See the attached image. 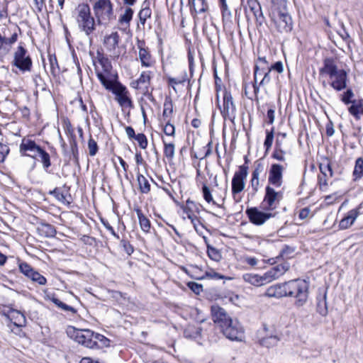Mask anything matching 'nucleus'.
Here are the masks:
<instances>
[{"mask_svg": "<svg viewBox=\"0 0 363 363\" xmlns=\"http://www.w3.org/2000/svg\"><path fill=\"white\" fill-rule=\"evenodd\" d=\"M319 73L320 75L326 74L329 77V84L335 91H340L347 87V73L345 69L338 68L335 58H325Z\"/></svg>", "mask_w": 363, "mask_h": 363, "instance_id": "f257e3e1", "label": "nucleus"}, {"mask_svg": "<svg viewBox=\"0 0 363 363\" xmlns=\"http://www.w3.org/2000/svg\"><path fill=\"white\" fill-rule=\"evenodd\" d=\"M96 59L100 65V67L96 65V74L103 86L114 82L116 79H118V74L113 70L111 63L108 57L98 51Z\"/></svg>", "mask_w": 363, "mask_h": 363, "instance_id": "f03ea898", "label": "nucleus"}, {"mask_svg": "<svg viewBox=\"0 0 363 363\" xmlns=\"http://www.w3.org/2000/svg\"><path fill=\"white\" fill-rule=\"evenodd\" d=\"M76 21L79 30L89 36L95 30V20L87 4H80L76 9Z\"/></svg>", "mask_w": 363, "mask_h": 363, "instance_id": "7ed1b4c3", "label": "nucleus"}, {"mask_svg": "<svg viewBox=\"0 0 363 363\" xmlns=\"http://www.w3.org/2000/svg\"><path fill=\"white\" fill-rule=\"evenodd\" d=\"M308 283L303 279H294L289 281L288 296L294 297L298 306H303L307 301L308 296Z\"/></svg>", "mask_w": 363, "mask_h": 363, "instance_id": "20e7f679", "label": "nucleus"}, {"mask_svg": "<svg viewBox=\"0 0 363 363\" xmlns=\"http://www.w3.org/2000/svg\"><path fill=\"white\" fill-rule=\"evenodd\" d=\"M93 10L99 24H107L113 18L111 0H97L93 6Z\"/></svg>", "mask_w": 363, "mask_h": 363, "instance_id": "39448f33", "label": "nucleus"}, {"mask_svg": "<svg viewBox=\"0 0 363 363\" xmlns=\"http://www.w3.org/2000/svg\"><path fill=\"white\" fill-rule=\"evenodd\" d=\"M67 335L75 342L89 348H94V332L88 329H77L73 326L67 327Z\"/></svg>", "mask_w": 363, "mask_h": 363, "instance_id": "423d86ee", "label": "nucleus"}, {"mask_svg": "<svg viewBox=\"0 0 363 363\" xmlns=\"http://www.w3.org/2000/svg\"><path fill=\"white\" fill-rule=\"evenodd\" d=\"M277 17L276 24L277 29L280 32L291 31L293 26V22L291 16L287 11L286 0H279V6L277 9Z\"/></svg>", "mask_w": 363, "mask_h": 363, "instance_id": "0eeeda50", "label": "nucleus"}, {"mask_svg": "<svg viewBox=\"0 0 363 363\" xmlns=\"http://www.w3.org/2000/svg\"><path fill=\"white\" fill-rule=\"evenodd\" d=\"M106 89L111 91L116 95V100L122 107H131L132 101L128 96V91L125 86L116 79L114 82L104 86Z\"/></svg>", "mask_w": 363, "mask_h": 363, "instance_id": "6e6552de", "label": "nucleus"}, {"mask_svg": "<svg viewBox=\"0 0 363 363\" xmlns=\"http://www.w3.org/2000/svg\"><path fill=\"white\" fill-rule=\"evenodd\" d=\"M223 334L232 341L241 342L244 339V330L237 320H230L221 328Z\"/></svg>", "mask_w": 363, "mask_h": 363, "instance_id": "1a4fd4ad", "label": "nucleus"}, {"mask_svg": "<svg viewBox=\"0 0 363 363\" xmlns=\"http://www.w3.org/2000/svg\"><path fill=\"white\" fill-rule=\"evenodd\" d=\"M247 174V167L245 165L240 166L239 169L234 174L232 179V194L236 202L240 201V198L237 199V195L244 190Z\"/></svg>", "mask_w": 363, "mask_h": 363, "instance_id": "9d476101", "label": "nucleus"}, {"mask_svg": "<svg viewBox=\"0 0 363 363\" xmlns=\"http://www.w3.org/2000/svg\"><path fill=\"white\" fill-rule=\"evenodd\" d=\"M13 65L18 67L21 72H30L32 67V60L27 50L22 46H18L14 52Z\"/></svg>", "mask_w": 363, "mask_h": 363, "instance_id": "9b49d317", "label": "nucleus"}, {"mask_svg": "<svg viewBox=\"0 0 363 363\" xmlns=\"http://www.w3.org/2000/svg\"><path fill=\"white\" fill-rule=\"evenodd\" d=\"M220 113L225 120L233 122L236 117V108L230 92L225 91L223 96V105L218 104Z\"/></svg>", "mask_w": 363, "mask_h": 363, "instance_id": "f8f14e48", "label": "nucleus"}, {"mask_svg": "<svg viewBox=\"0 0 363 363\" xmlns=\"http://www.w3.org/2000/svg\"><path fill=\"white\" fill-rule=\"evenodd\" d=\"M291 143L286 138L285 133H279L277 136L276 150L274 152V159L284 160V155L290 150Z\"/></svg>", "mask_w": 363, "mask_h": 363, "instance_id": "ddd939ff", "label": "nucleus"}, {"mask_svg": "<svg viewBox=\"0 0 363 363\" xmlns=\"http://www.w3.org/2000/svg\"><path fill=\"white\" fill-rule=\"evenodd\" d=\"M242 279L245 282L256 286H260L272 281V274L270 271L267 272L263 275H258L253 273H247L242 275Z\"/></svg>", "mask_w": 363, "mask_h": 363, "instance_id": "4468645a", "label": "nucleus"}, {"mask_svg": "<svg viewBox=\"0 0 363 363\" xmlns=\"http://www.w3.org/2000/svg\"><path fill=\"white\" fill-rule=\"evenodd\" d=\"M245 213L250 222L257 225H262L272 216L271 212H263L262 211H259L257 208H247Z\"/></svg>", "mask_w": 363, "mask_h": 363, "instance_id": "2eb2a0df", "label": "nucleus"}, {"mask_svg": "<svg viewBox=\"0 0 363 363\" xmlns=\"http://www.w3.org/2000/svg\"><path fill=\"white\" fill-rule=\"evenodd\" d=\"M363 208V202L354 209L349 211L347 215L340 221L339 226L340 229H347L354 223L357 218L362 214Z\"/></svg>", "mask_w": 363, "mask_h": 363, "instance_id": "dca6fc26", "label": "nucleus"}, {"mask_svg": "<svg viewBox=\"0 0 363 363\" xmlns=\"http://www.w3.org/2000/svg\"><path fill=\"white\" fill-rule=\"evenodd\" d=\"M41 150V147L38 146L33 140L23 138L20 145V152L26 156H29L33 158L37 157V155Z\"/></svg>", "mask_w": 363, "mask_h": 363, "instance_id": "f3484780", "label": "nucleus"}, {"mask_svg": "<svg viewBox=\"0 0 363 363\" xmlns=\"http://www.w3.org/2000/svg\"><path fill=\"white\" fill-rule=\"evenodd\" d=\"M257 338L260 345L269 348L272 344V330L271 325L263 324L257 333Z\"/></svg>", "mask_w": 363, "mask_h": 363, "instance_id": "a211bd4d", "label": "nucleus"}, {"mask_svg": "<svg viewBox=\"0 0 363 363\" xmlns=\"http://www.w3.org/2000/svg\"><path fill=\"white\" fill-rule=\"evenodd\" d=\"M145 45V43L143 40H138V57L143 67H150L153 65L154 61L148 49Z\"/></svg>", "mask_w": 363, "mask_h": 363, "instance_id": "6ab92c4d", "label": "nucleus"}, {"mask_svg": "<svg viewBox=\"0 0 363 363\" xmlns=\"http://www.w3.org/2000/svg\"><path fill=\"white\" fill-rule=\"evenodd\" d=\"M211 315L213 320L220 328L232 318L226 313L225 311L218 305L211 306Z\"/></svg>", "mask_w": 363, "mask_h": 363, "instance_id": "aec40b11", "label": "nucleus"}, {"mask_svg": "<svg viewBox=\"0 0 363 363\" xmlns=\"http://www.w3.org/2000/svg\"><path fill=\"white\" fill-rule=\"evenodd\" d=\"M119 41V34L118 32L115 31L104 36L103 44L108 52L115 53V51L118 46Z\"/></svg>", "mask_w": 363, "mask_h": 363, "instance_id": "412c9836", "label": "nucleus"}, {"mask_svg": "<svg viewBox=\"0 0 363 363\" xmlns=\"http://www.w3.org/2000/svg\"><path fill=\"white\" fill-rule=\"evenodd\" d=\"M151 72L150 71L143 72L139 78L131 82L130 85L133 88L136 89L148 90V86L150 84Z\"/></svg>", "mask_w": 363, "mask_h": 363, "instance_id": "4be33fe9", "label": "nucleus"}, {"mask_svg": "<svg viewBox=\"0 0 363 363\" xmlns=\"http://www.w3.org/2000/svg\"><path fill=\"white\" fill-rule=\"evenodd\" d=\"M272 69V65H269L267 63V69L263 70L264 74L262 76V79L259 82V86H257L255 84H252V88L254 89V92L255 94L260 91H264L266 93H267V86H270L269 85H270L271 77H270L269 73Z\"/></svg>", "mask_w": 363, "mask_h": 363, "instance_id": "5701e85b", "label": "nucleus"}, {"mask_svg": "<svg viewBox=\"0 0 363 363\" xmlns=\"http://www.w3.org/2000/svg\"><path fill=\"white\" fill-rule=\"evenodd\" d=\"M196 208V204L194 201L188 199L186 201V206L184 207V213L186 215L187 218L191 220L196 230H198V225L200 224V221L197 216L194 214V208Z\"/></svg>", "mask_w": 363, "mask_h": 363, "instance_id": "b1692460", "label": "nucleus"}, {"mask_svg": "<svg viewBox=\"0 0 363 363\" xmlns=\"http://www.w3.org/2000/svg\"><path fill=\"white\" fill-rule=\"evenodd\" d=\"M121 13L118 18V24L127 28L130 26V23L133 18L134 13L133 10L130 6H123L121 8Z\"/></svg>", "mask_w": 363, "mask_h": 363, "instance_id": "393cba45", "label": "nucleus"}, {"mask_svg": "<svg viewBox=\"0 0 363 363\" xmlns=\"http://www.w3.org/2000/svg\"><path fill=\"white\" fill-rule=\"evenodd\" d=\"M6 316L17 327L26 325V319L25 315L17 310L11 309L9 311Z\"/></svg>", "mask_w": 363, "mask_h": 363, "instance_id": "a878e982", "label": "nucleus"}, {"mask_svg": "<svg viewBox=\"0 0 363 363\" xmlns=\"http://www.w3.org/2000/svg\"><path fill=\"white\" fill-rule=\"evenodd\" d=\"M267 69V62L265 58L259 57L255 68V83L257 84L259 79H262L264 71Z\"/></svg>", "mask_w": 363, "mask_h": 363, "instance_id": "bb28decb", "label": "nucleus"}, {"mask_svg": "<svg viewBox=\"0 0 363 363\" xmlns=\"http://www.w3.org/2000/svg\"><path fill=\"white\" fill-rule=\"evenodd\" d=\"M135 211L139 220L141 230L145 233H148L151 228L150 220L143 213L139 208H135Z\"/></svg>", "mask_w": 363, "mask_h": 363, "instance_id": "cd10ccee", "label": "nucleus"}, {"mask_svg": "<svg viewBox=\"0 0 363 363\" xmlns=\"http://www.w3.org/2000/svg\"><path fill=\"white\" fill-rule=\"evenodd\" d=\"M272 205V189L268 185L266 188V196L261 203L260 208L263 212H270Z\"/></svg>", "mask_w": 363, "mask_h": 363, "instance_id": "c85d7f7f", "label": "nucleus"}, {"mask_svg": "<svg viewBox=\"0 0 363 363\" xmlns=\"http://www.w3.org/2000/svg\"><path fill=\"white\" fill-rule=\"evenodd\" d=\"M202 329L199 326L189 325L184 331V337L186 338L196 339L201 336Z\"/></svg>", "mask_w": 363, "mask_h": 363, "instance_id": "c756f323", "label": "nucleus"}, {"mask_svg": "<svg viewBox=\"0 0 363 363\" xmlns=\"http://www.w3.org/2000/svg\"><path fill=\"white\" fill-rule=\"evenodd\" d=\"M289 281L274 285V296L281 298L288 296Z\"/></svg>", "mask_w": 363, "mask_h": 363, "instance_id": "7c9ffc66", "label": "nucleus"}, {"mask_svg": "<svg viewBox=\"0 0 363 363\" xmlns=\"http://www.w3.org/2000/svg\"><path fill=\"white\" fill-rule=\"evenodd\" d=\"M137 181L139 190L142 194H148L150 191V184L145 176L140 173H138Z\"/></svg>", "mask_w": 363, "mask_h": 363, "instance_id": "2f4dec72", "label": "nucleus"}, {"mask_svg": "<svg viewBox=\"0 0 363 363\" xmlns=\"http://www.w3.org/2000/svg\"><path fill=\"white\" fill-rule=\"evenodd\" d=\"M317 312L323 316L328 314V305L326 301V293L317 297Z\"/></svg>", "mask_w": 363, "mask_h": 363, "instance_id": "473e14b6", "label": "nucleus"}, {"mask_svg": "<svg viewBox=\"0 0 363 363\" xmlns=\"http://www.w3.org/2000/svg\"><path fill=\"white\" fill-rule=\"evenodd\" d=\"M284 169L283 165L274 164V186L279 187L282 184V172Z\"/></svg>", "mask_w": 363, "mask_h": 363, "instance_id": "72a5a7b5", "label": "nucleus"}, {"mask_svg": "<svg viewBox=\"0 0 363 363\" xmlns=\"http://www.w3.org/2000/svg\"><path fill=\"white\" fill-rule=\"evenodd\" d=\"M289 268V264L286 262L278 263L277 261L274 262V279L284 274Z\"/></svg>", "mask_w": 363, "mask_h": 363, "instance_id": "f704fd0d", "label": "nucleus"}, {"mask_svg": "<svg viewBox=\"0 0 363 363\" xmlns=\"http://www.w3.org/2000/svg\"><path fill=\"white\" fill-rule=\"evenodd\" d=\"M191 9H194L196 13H203L208 9V5L205 0H189Z\"/></svg>", "mask_w": 363, "mask_h": 363, "instance_id": "c9c22d12", "label": "nucleus"}, {"mask_svg": "<svg viewBox=\"0 0 363 363\" xmlns=\"http://www.w3.org/2000/svg\"><path fill=\"white\" fill-rule=\"evenodd\" d=\"M164 144V155L167 157L169 162L172 161L175 154V146L173 143H168L163 140Z\"/></svg>", "mask_w": 363, "mask_h": 363, "instance_id": "e433bc0d", "label": "nucleus"}, {"mask_svg": "<svg viewBox=\"0 0 363 363\" xmlns=\"http://www.w3.org/2000/svg\"><path fill=\"white\" fill-rule=\"evenodd\" d=\"M94 348L96 347H107L109 345V340L99 333H94Z\"/></svg>", "mask_w": 363, "mask_h": 363, "instance_id": "4c0bfd02", "label": "nucleus"}, {"mask_svg": "<svg viewBox=\"0 0 363 363\" xmlns=\"http://www.w3.org/2000/svg\"><path fill=\"white\" fill-rule=\"evenodd\" d=\"M354 179H360L363 177V159L358 158L356 160L355 166L353 172Z\"/></svg>", "mask_w": 363, "mask_h": 363, "instance_id": "58836bf2", "label": "nucleus"}, {"mask_svg": "<svg viewBox=\"0 0 363 363\" xmlns=\"http://www.w3.org/2000/svg\"><path fill=\"white\" fill-rule=\"evenodd\" d=\"M52 301L60 309L64 311L70 312L73 314L77 313V310L72 306H68L66 303L61 301L60 299L57 298H52Z\"/></svg>", "mask_w": 363, "mask_h": 363, "instance_id": "ea45409f", "label": "nucleus"}, {"mask_svg": "<svg viewBox=\"0 0 363 363\" xmlns=\"http://www.w3.org/2000/svg\"><path fill=\"white\" fill-rule=\"evenodd\" d=\"M18 267L20 272L29 279H30L33 273H34L35 271L26 262L19 263Z\"/></svg>", "mask_w": 363, "mask_h": 363, "instance_id": "a19ab883", "label": "nucleus"}, {"mask_svg": "<svg viewBox=\"0 0 363 363\" xmlns=\"http://www.w3.org/2000/svg\"><path fill=\"white\" fill-rule=\"evenodd\" d=\"M111 297L114 300H116L120 305H125L129 301L128 298L126 297V294H122L121 292L118 291H113L111 292Z\"/></svg>", "mask_w": 363, "mask_h": 363, "instance_id": "79ce46f5", "label": "nucleus"}, {"mask_svg": "<svg viewBox=\"0 0 363 363\" xmlns=\"http://www.w3.org/2000/svg\"><path fill=\"white\" fill-rule=\"evenodd\" d=\"M202 192L203 199L206 202H208V203H212L213 205L218 206L219 207L220 206V205L217 204V203L213 200L211 191L208 186H207L206 184L203 185Z\"/></svg>", "mask_w": 363, "mask_h": 363, "instance_id": "37998d69", "label": "nucleus"}, {"mask_svg": "<svg viewBox=\"0 0 363 363\" xmlns=\"http://www.w3.org/2000/svg\"><path fill=\"white\" fill-rule=\"evenodd\" d=\"M207 254L209 258L212 260L218 262L221 259V254L219 250L212 246H207Z\"/></svg>", "mask_w": 363, "mask_h": 363, "instance_id": "c03bdc74", "label": "nucleus"}, {"mask_svg": "<svg viewBox=\"0 0 363 363\" xmlns=\"http://www.w3.org/2000/svg\"><path fill=\"white\" fill-rule=\"evenodd\" d=\"M319 169L320 171V174L332 177L333 175V172L331 168V166L328 162L326 163H320L319 165Z\"/></svg>", "mask_w": 363, "mask_h": 363, "instance_id": "a18cd8bd", "label": "nucleus"}, {"mask_svg": "<svg viewBox=\"0 0 363 363\" xmlns=\"http://www.w3.org/2000/svg\"><path fill=\"white\" fill-rule=\"evenodd\" d=\"M38 155L40 157L43 167L45 169L48 168L51 164L49 154L41 148L37 156Z\"/></svg>", "mask_w": 363, "mask_h": 363, "instance_id": "49530a36", "label": "nucleus"}, {"mask_svg": "<svg viewBox=\"0 0 363 363\" xmlns=\"http://www.w3.org/2000/svg\"><path fill=\"white\" fill-rule=\"evenodd\" d=\"M152 11L149 7L143 8L139 12V19L140 23L144 25L146 20L151 16Z\"/></svg>", "mask_w": 363, "mask_h": 363, "instance_id": "de8ad7c7", "label": "nucleus"}, {"mask_svg": "<svg viewBox=\"0 0 363 363\" xmlns=\"http://www.w3.org/2000/svg\"><path fill=\"white\" fill-rule=\"evenodd\" d=\"M354 97V93L352 89H347L346 91H345L342 96H341V101L345 104H349L351 103H354V101L352 100V99Z\"/></svg>", "mask_w": 363, "mask_h": 363, "instance_id": "09e8293b", "label": "nucleus"}, {"mask_svg": "<svg viewBox=\"0 0 363 363\" xmlns=\"http://www.w3.org/2000/svg\"><path fill=\"white\" fill-rule=\"evenodd\" d=\"M221 279L224 276L216 272L213 269L207 270L201 279Z\"/></svg>", "mask_w": 363, "mask_h": 363, "instance_id": "8fccbe9b", "label": "nucleus"}, {"mask_svg": "<svg viewBox=\"0 0 363 363\" xmlns=\"http://www.w3.org/2000/svg\"><path fill=\"white\" fill-rule=\"evenodd\" d=\"M30 279L33 281L38 283L40 285H45L47 283L46 279L37 271L33 273Z\"/></svg>", "mask_w": 363, "mask_h": 363, "instance_id": "3c124183", "label": "nucleus"}, {"mask_svg": "<svg viewBox=\"0 0 363 363\" xmlns=\"http://www.w3.org/2000/svg\"><path fill=\"white\" fill-rule=\"evenodd\" d=\"M88 149L91 156H94L98 152L97 143L92 138H90L88 141Z\"/></svg>", "mask_w": 363, "mask_h": 363, "instance_id": "603ef678", "label": "nucleus"}, {"mask_svg": "<svg viewBox=\"0 0 363 363\" xmlns=\"http://www.w3.org/2000/svg\"><path fill=\"white\" fill-rule=\"evenodd\" d=\"M223 18L224 19H230L231 12L228 9L225 0H220Z\"/></svg>", "mask_w": 363, "mask_h": 363, "instance_id": "864d4df0", "label": "nucleus"}, {"mask_svg": "<svg viewBox=\"0 0 363 363\" xmlns=\"http://www.w3.org/2000/svg\"><path fill=\"white\" fill-rule=\"evenodd\" d=\"M134 138L138 143V145L140 148L145 149L147 147V140L146 136L143 133H138Z\"/></svg>", "mask_w": 363, "mask_h": 363, "instance_id": "5fc2aeb1", "label": "nucleus"}, {"mask_svg": "<svg viewBox=\"0 0 363 363\" xmlns=\"http://www.w3.org/2000/svg\"><path fill=\"white\" fill-rule=\"evenodd\" d=\"M242 4L244 6L248 7L255 15V11L258 7L256 0H241Z\"/></svg>", "mask_w": 363, "mask_h": 363, "instance_id": "6e6d98bb", "label": "nucleus"}, {"mask_svg": "<svg viewBox=\"0 0 363 363\" xmlns=\"http://www.w3.org/2000/svg\"><path fill=\"white\" fill-rule=\"evenodd\" d=\"M173 111L172 104L171 101H165L164 104L163 116L169 117Z\"/></svg>", "mask_w": 363, "mask_h": 363, "instance_id": "4d7b16f0", "label": "nucleus"}, {"mask_svg": "<svg viewBox=\"0 0 363 363\" xmlns=\"http://www.w3.org/2000/svg\"><path fill=\"white\" fill-rule=\"evenodd\" d=\"M187 286L196 294H199L203 291L202 285L194 281L189 282Z\"/></svg>", "mask_w": 363, "mask_h": 363, "instance_id": "13d9d810", "label": "nucleus"}, {"mask_svg": "<svg viewBox=\"0 0 363 363\" xmlns=\"http://www.w3.org/2000/svg\"><path fill=\"white\" fill-rule=\"evenodd\" d=\"M328 178H330V177L322 175V174L318 175V185L321 190H325L327 188V186L328 185Z\"/></svg>", "mask_w": 363, "mask_h": 363, "instance_id": "bf43d9fd", "label": "nucleus"}, {"mask_svg": "<svg viewBox=\"0 0 363 363\" xmlns=\"http://www.w3.org/2000/svg\"><path fill=\"white\" fill-rule=\"evenodd\" d=\"M50 194L53 195L59 201L62 203H65L66 201V196L59 189L56 188L53 191H51Z\"/></svg>", "mask_w": 363, "mask_h": 363, "instance_id": "052dcab7", "label": "nucleus"}, {"mask_svg": "<svg viewBox=\"0 0 363 363\" xmlns=\"http://www.w3.org/2000/svg\"><path fill=\"white\" fill-rule=\"evenodd\" d=\"M164 133L167 135L174 136L175 133L174 126L172 124L167 123L164 127Z\"/></svg>", "mask_w": 363, "mask_h": 363, "instance_id": "680f3d73", "label": "nucleus"}, {"mask_svg": "<svg viewBox=\"0 0 363 363\" xmlns=\"http://www.w3.org/2000/svg\"><path fill=\"white\" fill-rule=\"evenodd\" d=\"M272 143V130L269 131L267 130V138L264 141V146L266 147V152H267Z\"/></svg>", "mask_w": 363, "mask_h": 363, "instance_id": "e2e57ef3", "label": "nucleus"}, {"mask_svg": "<svg viewBox=\"0 0 363 363\" xmlns=\"http://www.w3.org/2000/svg\"><path fill=\"white\" fill-rule=\"evenodd\" d=\"M294 252V250L286 247L284 249H283L280 252V256L283 257L284 259H289L291 257V254Z\"/></svg>", "mask_w": 363, "mask_h": 363, "instance_id": "0e129e2a", "label": "nucleus"}, {"mask_svg": "<svg viewBox=\"0 0 363 363\" xmlns=\"http://www.w3.org/2000/svg\"><path fill=\"white\" fill-rule=\"evenodd\" d=\"M257 93L255 94L254 92V89L252 88V86H247V85L245 86V94L247 98L252 99V97L254 96H257Z\"/></svg>", "mask_w": 363, "mask_h": 363, "instance_id": "69168bd1", "label": "nucleus"}, {"mask_svg": "<svg viewBox=\"0 0 363 363\" xmlns=\"http://www.w3.org/2000/svg\"><path fill=\"white\" fill-rule=\"evenodd\" d=\"M9 148L6 145L0 143V161H4L6 155L9 153Z\"/></svg>", "mask_w": 363, "mask_h": 363, "instance_id": "338daca9", "label": "nucleus"}, {"mask_svg": "<svg viewBox=\"0 0 363 363\" xmlns=\"http://www.w3.org/2000/svg\"><path fill=\"white\" fill-rule=\"evenodd\" d=\"M43 226H44V228H46V235L47 236L53 237L55 235L56 230L52 225H51L50 224H45V225H43Z\"/></svg>", "mask_w": 363, "mask_h": 363, "instance_id": "774afa93", "label": "nucleus"}]
</instances>
